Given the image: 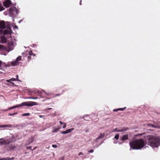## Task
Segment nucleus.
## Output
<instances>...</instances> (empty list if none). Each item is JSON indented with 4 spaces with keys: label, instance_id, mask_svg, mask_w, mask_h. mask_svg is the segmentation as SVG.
Segmentation results:
<instances>
[{
    "label": "nucleus",
    "instance_id": "nucleus-1",
    "mask_svg": "<svg viewBox=\"0 0 160 160\" xmlns=\"http://www.w3.org/2000/svg\"><path fill=\"white\" fill-rule=\"evenodd\" d=\"M146 144V142L142 138L132 141L129 143L130 147V150L140 149L142 148Z\"/></svg>",
    "mask_w": 160,
    "mask_h": 160
},
{
    "label": "nucleus",
    "instance_id": "nucleus-2",
    "mask_svg": "<svg viewBox=\"0 0 160 160\" xmlns=\"http://www.w3.org/2000/svg\"><path fill=\"white\" fill-rule=\"evenodd\" d=\"M148 144L152 148H157L160 145V137L149 135L147 136Z\"/></svg>",
    "mask_w": 160,
    "mask_h": 160
},
{
    "label": "nucleus",
    "instance_id": "nucleus-3",
    "mask_svg": "<svg viewBox=\"0 0 160 160\" xmlns=\"http://www.w3.org/2000/svg\"><path fill=\"white\" fill-rule=\"evenodd\" d=\"M38 105V104L36 102H32V101H29V102H24L21 104L17 105L15 106L11 107L9 108L8 110H10L11 109H14L16 108H19L21 107H22V106H29V107H32L35 105ZM7 110H5V111H6Z\"/></svg>",
    "mask_w": 160,
    "mask_h": 160
},
{
    "label": "nucleus",
    "instance_id": "nucleus-4",
    "mask_svg": "<svg viewBox=\"0 0 160 160\" xmlns=\"http://www.w3.org/2000/svg\"><path fill=\"white\" fill-rule=\"evenodd\" d=\"M11 4V2L10 0H7L3 2V5L5 7L8 8L10 6Z\"/></svg>",
    "mask_w": 160,
    "mask_h": 160
},
{
    "label": "nucleus",
    "instance_id": "nucleus-5",
    "mask_svg": "<svg viewBox=\"0 0 160 160\" xmlns=\"http://www.w3.org/2000/svg\"><path fill=\"white\" fill-rule=\"evenodd\" d=\"M6 28L5 22L4 21H2L0 22V28L4 29Z\"/></svg>",
    "mask_w": 160,
    "mask_h": 160
},
{
    "label": "nucleus",
    "instance_id": "nucleus-6",
    "mask_svg": "<svg viewBox=\"0 0 160 160\" xmlns=\"http://www.w3.org/2000/svg\"><path fill=\"white\" fill-rule=\"evenodd\" d=\"M73 130V128L68 129L64 131H61V133L63 134H66L68 133Z\"/></svg>",
    "mask_w": 160,
    "mask_h": 160
},
{
    "label": "nucleus",
    "instance_id": "nucleus-7",
    "mask_svg": "<svg viewBox=\"0 0 160 160\" xmlns=\"http://www.w3.org/2000/svg\"><path fill=\"white\" fill-rule=\"evenodd\" d=\"M7 140L4 138L0 139V145H2L7 143Z\"/></svg>",
    "mask_w": 160,
    "mask_h": 160
},
{
    "label": "nucleus",
    "instance_id": "nucleus-8",
    "mask_svg": "<svg viewBox=\"0 0 160 160\" xmlns=\"http://www.w3.org/2000/svg\"><path fill=\"white\" fill-rule=\"evenodd\" d=\"M128 139V135L126 134L122 136L120 138V140L122 141H125Z\"/></svg>",
    "mask_w": 160,
    "mask_h": 160
},
{
    "label": "nucleus",
    "instance_id": "nucleus-9",
    "mask_svg": "<svg viewBox=\"0 0 160 160\" xmlns=\"http://www.w3.org/2000/svg\"><path fill=\"white\" fill-rule=\"evenodd\" d=\"M21 58H22L21 56H19L18 57H17V58L16 60V65H15L14 64V62H12V65L13 66H15L17 65L18 62L19 61H20L21 59Z\"/></svg>",
    "mask_w": 160,
    "mask_h": 160
},
{
    "label": "nucleus",
    "instance_id": "nucleus-10",
    "mask_svg": "<svg viewBox=\"0 0 160 160\" xmlns=\"http://www.w3.org/2000/svg\"><path fill=\"white\" fill-rule=\"evenodd\" d=\"M16 148V146L14 144H12L10 145L8 147V150L11 151Z\"/></svg>",
    "mask_w": 160,
    "mask_h": 160
},
{
    "label": "nucleus",
    "instance_id": "nucleus-11",
    "mask_svg": "<svg viewBox=\"0 0 160 160\" xmlns=\"http://www.w3.org/2000/svg\"><path fill=\"white\" fill-rule=\"evenodd\" d=\"M105 135V134L104 133H102L100 134V135L96 139L95 141L96 142H97L98 140L100 138H103Z\"/></svg>",
    "mask_w": 160,
    "mask_h": 160
},
{
    "label": "nucleus",
    "instance_id": "nucleus-12",
    "mask_svg": "<svg viewBox=\"0 0 160 160\" xmlns=\"http://www.w3.org/2000/svg\"><path fill=\"white\" fill-rule=\"evenodd\" d=\"M34 140V138L33 137H31L30 139H28V141H27V144L29 145Z\"/></svg>",
    "mask_w": 160,
    "mask_h": 160
},
{
    "label": "nucleus",
    "instance_id": "nucleus-13",
    "mask_svg": "<svg viewBox=\"0 0 160 160\" xmlns=\"http://www.w3.org/2000/svg\"><path fill=\"white\" fill-rule=\"evenodd\" d=\"M1 39L2 41V43H6L7 41V39L4 36H2L1 38Z\"/></svg>",
    "mask_w": 160,
    "mask_h": 160
},
{
    "label": "nucleus",
    "instance_id": "nucleus-14",
    "mask_svg": "<svg viewBox=\"0 0 160 160\" xmlns=\"http://www.w3.org/2000/svg\"><path fill=\"white\" fill-rule=\"evenodd\" d=\"M7 34H9L10 36V30L6 29L4 31V35H5Z\"/></svg>",
    "mask_w": 160,
    "mask_h": 160
},
{
    "label": "nucleus",
    "instance_id": "nucleus-15",
    "mask_svg": "<svg viewBox=\"0 0 160 160\" xmlns=\"http://www.w3.org/2000/svg\"><path fill=\"white\" fill-rule=\"evenodd\" d=\"M12 127V125H0V128H10Z\"/></svg>",
    "mask_w": 160,
    "mask_h": 160
},
{
    "label": "nucleus",
    "instance_id": "nucleus-16",
    "mask_svg": "<svg viewBox=\"0 0 160 160\" xmlns=\"http://www.w3.org/2000/svg\"><path fill=\"white\" fill-rule=\"evenodd\" d=\"M119 132H122L124 131H126L128 130V128H119Z\"/></svg>",
    "mask_w": 160,
    "mask_h": 160
},
{
    "label": "nucleus",
    "instance_id": "nucleus-17",
    "mask_svg": "<svg viewBox=\"0 0 160 160\" xmlns=\"http://www.w3.org/2000/svg\"><path fill=\"white\" fill-rule=\"evenodd\" d=\"M53 130L52 131V132H57L60 129V128L58 127V128H56L54 127H53L52 128Z\"/></svg>",
    "mask_w": 160,
    "mask_h": 160
},
{
    "label": "nucleus",
    "instance_id": "nucleus-18",
    "mask_svg": "<svg viewBox=\"0 0 160 160\" xmlns=\"http://www.w3.org/2000/svg\"><path fill=\"white\" fill-rule=\"evenodd\" d=\"M15 9L14 8H11L9 9V12L10 13H12Z\"/></svg>",
    "mask_w": 160,
    "mask_h": 160
},
{
    "label": "nucleus",
    "instance_id": "nucleus-19",
    "mask_svg": "<svg viewBox=\"0 0 160 160\" xmlns=\"http://www.w3.org/2000/svg\"><path fill=\"white\" fill-rule=\"evenodd\" d=\"M5 49L4 46L2 45H0V51H3Z\"/></svg>",
    "mask_w": 160,
    "mask_h": 160
},
{
    "label": "nucleus",
    "instance_id": "nucleus-20",
    "mask_svg": "<svg viewBox=\"0 0 160 160\" xmlns=\"http://www.w3.org/2000/svg\"><path fill=\"white\" fill-rule=\"evenodd\" d=\"M17 78H12L10 79H9L8 80H19L18 79V75H17Z\"/></svg>",
    "mask_w": 160,
    "mask_h": 160
},
{
    "label": "nucleus",
    "instance_id": "nucleus-21",
    "mask_svg": "<svg viewBox=\"0 0 160 160\" xmlns=\"http://www.w3.org/2000/svg\"><path fill=\"white\" fill-rule=\"evenodd\" d=\"M4 9V8L3 7L2 5L0 4V11H2Z\"/></svg>",
    "mask_w": 160,
    "mask_h": 160
},
{
    "label": "nucleus",
    "instance_id": "nucleus-22",
    "mask_svg": "<svg viewBox=\"0 0 160 160\" xmlns=\"http://www.w3.org/2000/svg\"><path fill=\"white\" fill-rule=\"evenodd\" d=\"M10 81H7L9 83L8 84H7L8 85H13L14 83L13 82H11Z\"/></svg>",
    "mask_w": 160,
    "mask_h": 160
},
{
    "label": "nucleus",
    "instance_id": "nucleus-23",
    "mask_svg": "<svg viewBox=\"0 0 160 160\" xmlns=\"http://www.w3.org/2000/svg\"><path fill=\"white\" fill-rule=\"evenodd\" d=\"M112 132H119V129L117 128L114 129L112 131Z\"/></svg>",
    "mask_w": 160,
    "mask_h": 160
},
{
    "label": "nucleus",
    "instance_id": "nucleus-24",
    "mask_svg": "<svg viewBox=\"0 0 160 160\" xmlns=\"http://www.w3.org/2000/svg\"><path fill=\"white\" fill-rule=\"evenodd\" d=\"M30 115V114L29 113H25L23 114L22 115V116H29Z\"/></svg>",
    "mask_w": 160,
    "mask_h": 160
},
{
    "label": "nucleus",
    "instance_id": "nucleus-25",
    "mask_svg": "<svg viewBox=\"0 0 160 160\" xmlns=\"http://www.w3.org/2000/svg\"><path fill=\"white\" fill-rule=\"evenodd\" d=\"M119 138V135L118 134H116V135L114 137V138L117 140H118Z\"/></svg>",
    "mask_w": 160,
    "mask_h": 160
},
{
    "label": "nucleus",
    "instance_id": "nucleus-26",
    "mask_svg": "<svg viewBox=\"0 0 160 160\" xmlns=\"http://www.w3.org/2000/svg\"><path fill=\"white\" fill-rule=\"evenodd\" d=\"M150 126L152 127L155 128H160V126H154L152 124H150Z\"/></svg>",
    "mask_w": 160,
    "mask_h": 160
},
{
    "label": "nucleus",
    "instance_id": "nucleus-27",
    "mask_svg": "<svg viewBox=\"0 0 160 160\" xmlns=\"http://www.w3.org/2000/svg\"><path fill=\"white\" fill-rule=\"evenodd\" d=\"M126 107L124 108H118V110L123 111L125 109Z\"/></svg>",
    "mask_w": 160,
    "mask_h": 160
},
{
    "label": "nucleus",
    "instance_id": "nucleus-28",
    "mask_svg": "<svg viewBox=\"0 0 160 160\" xmlns=\"http://www.w3.org/2000/svg\"><path fill=\"white\" fill-rule=\"evenodd\" d=\"M29 54L30 56H31L33 55V53L32 51H29Z\"/></svg>",
    "mask_w": 160,
    "mask_h": 160
},
{
    "label": "nucleus",
    "instance_id": "nucleus-29",
    "mask_svg": "<svg viewBox=\"0 0 160 160\" xmlns=\"http://www.w3.org/2000/svg\"><path fill=\"white\" fill-rule=\"evenodd\" d=\"M17 113H18L17 112H16V113H12V114L9 113L8 115L10 116H13V115H15L16 114H17Z\"/></svg>",
    "mask_w": 160,
    "mask_h": 160
},
{
    "label": "nucleus",
    "instance_id": "nucleus-30",
    "mask_svg": "<svg viewBox=\"0 0 160 160\" xmlns=\"http://www.w3.org/2000/svg\"><path fill=\"white\" fill-rule=\"evenodd\" d=\"M29 98L31 99H37L38 98L36 97H30Z\"/></svg>",
    "mask_w": 160,
    "mask_h": 160
},
{
    "label": "nucleus",
    "instance_id": "nucleus-31",
    "mask_svg": "<svg viewBox=\"0 0 160 160\" xmlns=\"http://www.w3.org/2000/svg\"><path fill=\"white\" fill-rule=\"evenodd\" d=\"M52 147L53 148H57L58 147V146L57 145H52Z\"/></svg>",
    "mask_w": 160,
    "mask_h": 160
},
{
    "label": "nucleus",
    "instance_id": "nucleus-32",
    "mask_svg": "<svg viewBox=\"0 0 160 160\" xmlns=\"http://www.w3.org/2000/svg\"><path fill=\"white\" fill-rule=\"evenodd\" d=\"M31 57L30 56H28V62H29L31 60Z\"/></svg>",
    "mask_w": 160,
    "mask_h": 160
},
{
    "label": "nucleus",
    "instance_id": "nucleus-33",
    "mask_svg": "<svg viewBox=\"0 0 160 160\" xmlns=\"http://www.w3.org/2000/svg\"><path fill=\"white\" fill-rule=\"evenodd\" d=\"M88 152L90 153L93 152V150L91 149L88 151Z\"/></svg>",
    "mask_w": 160,
    "mask_h": 160
},
{
    "label": "nucleus",
    "instance_id": "nucleus-34",
    "mask_svg": "<svg viewBox=\"0 0 160 160\" xmlns=\"http://www.w3.org/2000/svg\"><path fill=\"white\" fill-rule=\"evenodd\" d=\"M63 124H64V125L63 127V128H64L66 127V124L65 123H64Z\"/></svg>",
    "mask_w": 160,
    "mask_h": 160
},
{
    "label": "nucleus",
    "instance_id": "nucleus-35",
    "mask_svg": "<svg viewBox=\"0 0 160 160\" xmlns=\"http://www.w3.org/2000/svg\"><path fill=\"white\" fill-rule=\"evenodd\" d=\"M4 160H10V158H4Z\"/></svg>",
    "mask_w": 160,
    "mask_h": 160
},
{
    "label": "nucleus",
    "instance_id": "nucleus-36",
    "mask_svg": "<svg viewBox=\"0 0 160 160\" xmlns=\"http://www.w3.org/2000/svg\"><path fill=\"white\" fill-rule=\"evenodd\" d=\"M119 111L118 109V108L117 109H115L113 110V111H114V112H117V111Z\"/></svg>",
    "mask_w": 160,
    "mask_h": 160
},
{
    "label": "nucleus",
    "instance_id": "nucleus-37",
    "mask_svg": "<svg viewBox=\"0 0 160 160\" xmlns=\"http://www.w3.org/2000/svg\"><path fill=\"white\" fill-rule=\"evenodd\" d=\"M2 62L0 60V67L2 65Z\"/></svg>",
    "mask_w": 160,
    "mask_h": 160
},
{
    "label": "nucleus",
    "instance_id": "nucleus-38",
    "mask_svg": "<svg viewBox=\"0 0 160 160\" xmlns=\"http://www.w3.org/2000/svg\"><path fill=\"white\" fill-rule=\"evenodd\" d=\"M83 155V153L82 152H80L79 154V155Z\"/></svg>",
    "mask_w": 160,
    "mask_h": 160
},
{
    "label": "nucleus",
    "instance_id": "nucleus-39",
    "mask_svg": "<svg viewBox=\"0 0 160 160\" xmlns=\"http://www.w3.org/2000/svg\"><path fill=\"white\" fill-rule=\"evenodd\" d=\"M14 158L13 157H12L11 158H10V160H13Z\"/></svg>",
    "mask_w": 160,
    "mask_h": 160
},
{
    "label": "nucleus",
    "instance_id": "nucleus-40",
    "mask_svg": "<svg viewBox=\"0 0 160 160\" xmlns=\"http://www.w3.org/2000/svg\"><path fill=\"white\" fill-rule=\"evenodd\" d=\"M18 10L16 8V14H17V13L18 12Z\"/></svg>",
    "mask_w": 160,
    "mask_h": 160
},
{
    "label": "nucleus",
    "instance_id": "nucleus-41",
    "mask_svg": "<svg viewBox=\"0 0 160 160\" xmlns=\"http://www.w3.org/2000/svg\"><path fill=\"white\" fill-rule=\"evenodd\" d=\"M42 92H44V93H45L47 95H48V94H47V93H46V92H45V91L44 90H42Z\"/></svg>",
    "mask_w": 160,
    "mask_h": 160
},
{
    "label": "nucleus",
    "instance_id": "nucleus-42",
    "mask_svg": "<svg viewBox=\"0 0 160 160\" xmlns=\"http://www.w3.org/2000/svg\"><path fill=\"white\" fill-rule=\"evenodd\" d=\"M38 93H42L41 91H38Z\"/></svg>",
    "mask_w": 160,
    "mask_h": 160
},
{
    "label": "nucleus",
    "instance_id": "nucleus-43",
    "mask_svg": "<svg viewBox=\"0 0 160 160\" xmlns=\"http://www.w3.org/2000/svg\"><path fill=\"white\" fill-rule=\"evenodd\" d=\"M28 148H29V149H31L32 147H28Z\"/></svg>",
    "mask_w": 160,
    "mask_h": 160
},
{
    "label": "nucleus",
    "instance_id": "nucleus-44",
    "mask_svg": "<svg viewBox=\"0 0 160 160\" xmlns=\"http://www.w3.org/2000/svg\"><path fill=\"white\" fill-rule=\"evenodd\" d=\"M81 2H82V0H81L80 1V5H81V4H82Z\"/></svg>",
    "mask_w": 160,
    "mask_h": 160
},
{
    "label": "nucleus",
    "instance_id": "nucleus-45",
    "mask_svg": "<svg viewBox=\"0 0 160 160\" xmlns=\"http://www.w3.org/2000/svg\"><path fill=\"white\" fill-rule=\"evenodd\" d=\"M59 122L61 124H62L63 123L61 121H59Z\"/></svg>",
    "mask_w": 160,
    "mask_h": 160
},
{
    "label": "nucleus",
    "instance_id": "nucleus-46",
    "mask_svg": "<svg viewBox=\"0 0 160 160\" xmlns=\"http://www.w3.org/2000/svg\"><path fill=\"white\" fill-rule=\"evenodd\" d=\"M0 160H4V158H0Z\"/></svg>",
    "mask_w": 160,
    "mask_h": 160
},
{
    "label": "nucleus",
    "instance_id": "nucleus-47",
    "mask_svg": "<svg viewBox=\"0 0 160 160\" xmlns=\"http://www.w3.org/2000/svg\"><path fill=\"white\" fill-rule=\"evenodd\" d=\"M59 95L58 94H56L55 96V97H56V96H58Z\"/></svg>",
    "mask_w": 160,
    "mask_h": 160
},
{
    "label": "nucleus",
    "instance_id": "nucleus-48",
    "mask_svg": "<svg viewBox=\"0 0 160 160\" xmlns=\"http://www.w3.org/2000/svg\"><path fill=\"white\" fill-rule=\"evenodd\" d=\"M114 143H117V142H115L114 141Z\"/></svg>",
    "mask_w": 160,
    "mask_h": 160
},
{
    "label": "nucleus",
    "instance_id": "nucleus-49",
    "mask_svg": "<svg viewBox=\"0 0 160 160\" xmlns=\"http://www.w3.org/2000/svg\"><path fill=\"white\" fill-rule=\"evenodd\" d=\"M119 144H121V143H120V142H119Z\"/></svg>",
    "mask_w": 160,
    "mask_h": 160
},
{
    "label": "nucleus",
    "instance_id": "nucleus-50",
    "mask_svg": "<svg viewBox=\"0 0 160 160\" xmlns=\"http://www.w3.org/2000/svg\"><path fill=\"white\" fill-rule=\"evenodd\" d=\"M2 72H0V74H1Z\"/></svg>",
    "mask_w": 160,
    "mask_h": 160
},
{
    "label": "nucleus",
    "instance_id": "nucleus-51",
    "mask_svg": "<svg viewBox=\"0 0 160 160\" xmlns=\"http://www.w3.org/2000/svg\"><path fill=\"white\" fill-rule=\"evenodd\" d=\"M18 28V27L16 26V28Z\"/></svg>",
    "mask_w": 160,
    "mask_h": 160
},
{
    "label": "nucleus",
    "instance_id": "nucleus-52",
    "mask_svg": "<svg viewBox=\"0 0 160 160\" xmlns=\"http://www.w3.org/2000/svg\"><path fill=\"white\" fill-rule=\"evenodd\" d=\"M40 117H42V116H40Z\"/></svg>",
    "mask_w": 160,
    "mask_h": 160
},
{
    "label": "nucleus",
    "instance_id": "nucleus-53",
    "mask_svg": "<svg viewBox=\"0 0 160 160\" xmlns=\"http://www.w3.org/2000/svg\"><path fill=\"white\" fill-rule=\"evenodd\" d=\"M51 109V108H49V109Z\"/></svg>",
    "mask_w": 160,
    "mask_h": 160
},
{
    "label": "nucleus",
    "instance_id": "nucleus-54",
    "mask_svg": "<svg viewBox=\"0 0 160 160\" xmlns=\"http://www.w3.org/2000/svg\"><path fill=\"white\" fill-rule=\"evenodd\" d=\"M1 42V41L0 40V43Z\"/></svg>",
    "mask_w": 160,
    "mask_h": 160
},
{
    "label": "nucleus",
    "instance_id": "nucleus-55",
    "mask_svg": "<svg viewBox=\"0 0 160 160\" xmlns=\"http://www.w3.org/2000/svg\"><path fill=\"white\" fill-rule=\"evenodd\" d=\"M1 32V31L0 30V32Z\"/></svg>",
    "mask_w": 160,
    "mask_h": 160
}]
</instances>
